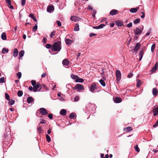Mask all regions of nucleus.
Returning a JSON list of instances; mask_svg holds the SVG:
<instances>
[{
	"label": "nucleus",
	"instance_id": "nucleus-22",
	"mask_svg": "<svg viewBox=\"0 0 158 158\" xmlns=\"http://www.w3.org/2000/svg\"><path fill=\"white\" fill-rule=\"evenodd\" d=\"M65 42L67 45H71L73 41L69 39H66Z\"/></svg>",
	"mask_w": 158,
	"mask_h": 158
},
{
	"label": "nucleus",
	"instance_id": "nucleus-36",
	"mask_svg": "<svg viewBox=\"0 0 158 158\" xmlns=\"http://www.w3.org/2000/svg\"><path fill=\"white\" fill-rule=\"evenodd\" d=\"M46 138L47 141L48 142H49L51 141V138L47 134L46 135Z\"/></svg>",
	"mask_w": 158,
	"mask_h": 158
},
{
	"label": "nucleus",
	"instance_id": "nucleus-29",
	"mask_svg": "<svg viewBox=\"0 0 158 158\" xmlns=\"http://www.w3.org/2000/svg\"><path fill=\"white\" fill-rule=\"evenodd\" d=\"M124 129L126 130V131L127 132H130L132 130L131 127H126V128H124Z\"/></svg>",
	"mask_w": 158,
	"mask_h": 158
},
{
	"label": "nucleus",
	"instance_id": "nucleus-14",
	"mask_svg": "<svg viewBox=\"0 0 158 158\" xmlns=\"http://www.w3.org/2000/svg\"><path fill=\"white\" fill-rule=\"evenodd\" d=\"M115 23L116 24V25L118 27H121L123 25V22L119 20H117L116 21Z\"/></svg>",
	"mask_w": 158,
	"mask_h": 158
},
{
	"label": "nucleus",
	"instance_id": "nucleus-52",
	"mask_svg": "<svg viewBox=\"0 0 158 158\" xmlns=\"http://www.w3.org/2000/svg\"><path fill=\"white\" fill-rule=\"evenodd\" d=\"M6 1L8 3V5H10L11 4L10 0H6Z\"/></svg>",
	"mask_w": 158,
	"mask_h": 158
},
{
	"label": "nucleus",
	"instance_id": "nucleus-34",
	"mask_svg": "<svg viewBox=\"0 0 158 158\" xmlns=\"http://www.w3.org/2000/svg\"><path fill=\"white\" fill-rule=\"evenodd\" d=\"M19 97H21L22 96L23 94V92L22 91L20 90L18 91L17 93Z\"/></svg>",
	"mask_w": 158,
	"mask_h": 158
},
{
	"label": "nucleus",
	"instance_id": "nucleus-54",
	"mask_svg": "<svg viewBox=\"0 0 158 158\" xmlns=\"http://www.w3.org/2000/svg\"><path fill=\"white\" fill-rule=\"evenodd\" d=\"M38 90L35 87V86H34L33 87V91L34 92H36L37 90L38 91Z\"/></svg>",
	"mask_w": 158,
	"mask_h": 158
},
{
	"label": "nucleus",
	"instance_id": "nucleus-63",
	"mask_svg": "<svg viewBox=\"0 0 158 158\" xmlns=\"http://www.w3.org/2000/svg\"><path fill=\"white\" fill-rule=\"evenodd\" d=\"M42 85L44 88H45L47 90H48V89L45 85L43 84V85Z\"/></svg>",
	"mask_w": 158,
	"mask_h": 158
},
{
	"label": "nucleus",
	"instance_id": "nucleus-39",
	"mask_svg": "<svg viewBox=\"0 0 158 158\" xmlns=\"http://www.w3.org/2000/svg\"><path fill=\"white\" fill-rule=\"evenodd\" d=\"M31 83L33 86H35L38 83H36V81L35 80H32L31 81Z\"/></svg>",
	"mask_w": 158,
	"mask_h": 158
},
{
	"label": "nucleus",
	"instance_id": "nucleus-59",
	"mask_svg": "<svg viewBox=\"0 0 158 158\" xmlns=\"http://www.w3.org/2000/svg\"><path fill=\"white\" fill-rule=\"evenodd\" d=\"M45 123V121L44 120H42L41 122L39 124V125H40V124H44Z\"/></svg>",
	"mask_w": 158,
	"mask_h": 158
},
{
	"label": "nucleus",
	"instance_id": "nucleus-11",
	"mask_svg": "<svg viewBox=\"0 0 158 158\" xmlns=\"http://www.w3.org/2000/svg\"><path fill=\"white\" fill-rule=\"evenodd\" d=\"M118 12V11L115 9H113L111 10L110 12V14L111 15H116Z\"/></svg>",
	"mask_w": 158,
	"mask_h": 158
},
{
	"label": "nucleus",
	"instance_id": "nucleus-53",
	"mask_svg": "<svg viewBox=\"0 0 158 158\" xmlns=\"http://www.w3.org/2000/svg\"><path fill=\"white\" fill-rule=\"evenodd\" d=\"M79 99V97L78 96H76L74 99V100L75 102L77 101Z\"/></svg>",
	"mask_w": 158,
	"mask_h": 158
},
{
	"label": "nucleus",
	"instance_id": "nucleus-25",
	"mask_svg": "<svg viewBox=\"0 0 158 158\" xmlns=\"http://www.w3.org/2000/svg\"><path fill=\"white\" fill-rule=\"evenodd\" d=\"M1 38L3 40H6V35L5 32H3L2 33Z\"/></svg>",
	"mask_w": 158,
	"mask_h": 158
},
{
	"label": "nucleus",
	"instance_id": "nucleus-21",
	"mask_svg": "<svg viewBox=\"0 0 158 158\" xmlns=\"http://www.w3.org/2000/svg\"><path fill=\"white\" fill-rule=\"evenodd\" d=\"M157 93L158 90L157 89L155 88H153L152 90V94L153 95L156 96L157 95Z\"/></svg>",
	"mask_w": 158,
	"mask_h": 158
},
{
	"label": "nucleus",
	"instance_id": "nucleus-12",
	"mask_svg": "<svg viewBox=\"0 0 158 158\" xmlns=\"http://www.w3.org/2000/svg\"><path fill=\"white\" fill-rule=\"evenodd\" d=\"M158 67V63L157 62H156V64L155 65V66L154 67H153L152 69L151 70V71L152 73H153L154 72H155L156 70L157 69V68Z\"/></svg>",
	"mask_w": 158,
	"mask_h": 158
},
{
	"label": "nucleus",
	"instance_id": "nucleus-19",
	"mask_svg": "<svg viewBox=\"0 0 158 158\" xmlns=\"http://www.w3.org/2000/svg\"><path fill=\"white\" fill-rule=\"evenodd\" d=\"M18 50L16 48H15L14 50L13 51V56L14 57H15L18 55Z\"/></svg>",
	"mask_w": 158,
	"mask_h": 158
},
{
	"label": "nucleus",
	"instance_id": "nucleus-27",
	"mask_svg": "<svg viewBox=\"0 0 158 158\" xmlns=\"http://www.w3.org/2000/svg\"><path fill=\"white\" fill-rule=\"evenodd\" d=\"M79 18L77 16H72L71 17V19L72 21H74L75 22L77 21Z\"/></svg>",
	"mask_w": 158,
	"mask_h": 158
},
{
	"label": "nucleus",
	"instance_id": "nucleus-55",
	"mask_svg": "<svg viewBox=\"0 0 158 158\" xmlns=\"http://www.w3.org/2000/svg\"><path fill=\"white\" fill-rule=\"evenodd\" d=\"M57 25L58 26L60 27L61 26V23L60 21H57Z\"/></svg>",
	"mask_w": 158,
	"mask_h": 158
},
{
	"label": "nucleus",
	"instance_id": "nucleus-48",
	"mask_svg": "<svg viewBox=\"0 0 158 158\" xmlns=\"http://www.w3.org/2000/svg\"><path fill=\"white\" fill-rule=\"evenodd\" d=\"M133 76V74L131 73H130L127 75V77L128 78H131Z\"/></svg>",
	"mask_w": 158,
	"mask_h": 158
},
{
	"label": "nucleus",
	"instance_id": "nucleus-38",
	"mask_svg": "<svg viewBox=\"0 0 158 158\" xmlns=\"http://www.w3.org/2000/svg\"><path fill=\"white\" fill-rule=\"evenodd\" d=\"M5 97L6 99L8 100H10V96L7 93H5Z\"/></svg>",
	"mask_w": 158,
	"mask_h": 158
},
{
	"label": "nucleus",
	"instance_id": "nucleus-30",
	"mask_svg": "<svg viewBox=\"0 0 158 158\" xmlns=\"http://www.w3.org/2000/svg\"><path fill=\"white\" fill-rule=\"evenodd\" d=\"M8 49L6 48H3L2 51V53L4 54H5L6 53H7L8 52Z\"/></svg>",
	"mask_w": 158,
	"mask_h": 158
},
{
	"label": "nucleus",
	"instance_id": "nucleus-47",
	"mask_svg": "<svg viewBox=\"0 0 158 158\" xmlns=\"http://www.w3.org/2000/svg\"><path fill=\"white\" fill-rule=\"evenodd\" d=\"M26 4V0H22L21 5L22 6H24Z\"/></svg>",
	"mask_w": 158,
	"mask_h": 158
},
{
	"label": "nucleus",
	"instance_id": "nucleus-37",
	"mask_svg": "<svg viewBox=\"0 0 158 158\" xmlns=\"http://www.w3.org/2000/svg\"><path fill=\"white\" fill-rule=\"evenodd\" d=\"M135 150L137 152H139L140 151L139 148L138 147V146L137 144L135 145Z\"/></svg>",
	"mask_w": 158,
	"mask_h": 158
},
{
	"label": "nucleus",
	"instance_id": "nucleus-2",
	"mask_svg": "<svg viewBox=\"0 0 158 158\" xmlns=\"http://www.w3.org/2000/svg\"><path fill=\"white\" fill-rule=\"evenodd\" d=\"M152 112L154 116H156L158 114V105H156L154 107Z\"/></svg>",
	"mask_w": 158,
	"mask_h": 158
},
{
	"label": "nucleus",
	"instance_id": "nucleus-35",
	"mask_svg": "<svg viewBox=\"0 0 158 158\" xmlns=\"http://www.w3.org/2000/svg\"><path fill=\"white\" fill-rule=\"evenodd\" d=\"M76 115L75 114L73 113H71L70 115H69V118H74L75 117V116Z\"/></svg>",
	"mask_w": 158,
	"mask_h": 158
},
{
	"label": "nucleus",
	"instance_id": "nucleus-40",
	"mask_svg": "<svg viewBox=\"0 0 158 158\" xmlns=\"http://www.w3.org/2000/svg\"><path fill=\"white\" fill-rule=\"evenodd\" d=\"M156 45L155 44H153L151 47V51L153 52L154 51Z\"/></svg>",
	"mask_w": 158,
	"mask_h": 158
},
{
	"label": "nucleus",
	"instance_id": "nucleus-58",
	"mask_svg": "<svg viewBox=\"0 0 158 158\" xmlns=\"http://www.w3.org/2000/svg\"><path fill=\"white\" fill-rule=\"evenodd\" d=\"M29 16L32 19L34 17L33 14L32 13L30 14L29 15Z\"/></svg>",
	"mask_w": 158,
	"mask_h": 158
},
{
	"label": "nucleus",
	"instance_id": "nucleus-7",
	"mask_svg": "<svg viewBox=\"0 0 158 158\" xmlns=\"http://www.w3.org/2000/svg\"><path fill=\"white\" fill-rule=\"evenodd\" d=\"M116 79H120L121 77V73L120 71L117 70L116 71Z\"/></svg>",
	"mask_w": 158,
	"mask_h": 158
},
{
	"label": "nucleus",
	"instance_id": "nucleus-49",
	"mask_svg": "<svg viewBox=\"0 0 158 158\" xmlns=\"http://www.w3.org/2000/svg\"><path fill=\"white\" fill-rule=\"evenodd\" d=\"M75 81L77 82H83L84 81V80H75Z\"/></svg>",
	"mask_w": 158,
	"mask_h": 158
},
{
	"label": "nucleus",
	"instance_id": "nucleus-51",
	"mask_svg": "<svg viewBox=\"0 0 158 158\" xmlns=\"http://www.w3.org/2000/svg\"><path fill=\"white\" fill-rule=\"evenodd\" d=\"M37 129L38 131H39L40 132H41V131H42V128L41 127H40V126L39 127H37Z\"/></svg>",
	"mask_w": 158,
	"mask_h": 158
},
{
	"label": "nucleus",
	"instance_id": "nucleus-4",
	"mask_svg": "<svg viewBox=\"0 0 158 158\" xmlns=\"http://www.w3.org/2000/svg\"><path fill=\"white\" fill-rule=\"evenodd\" d=\"M39 110L40 113L43 115H45L48 114L46 110L44 108H41Z\"/></svg>",
	"mask_w": 158,
	"mask_h": 158
},
{
	"label": "nucleus",
	"instance_id": "nucleus-64",
	"mask_svg": "<svg viewBox=\"0 0 158 158\" xmlns=\"http://www.w3.org/2000/svg\"><path fill=\"white\" fill-rule=\"evenodd\" d=\"M46 73H43L41 75V77L42 78H44L45 76H46Z\"/></svg>",
	"mask_w": 158,
	"mask_h": 158
},
{
	"label": "nucleus",
	"instance_id": "nucleus-44",
	"mask_svg": "<svg viewBox=\"0 0 158 158\" xmlns=\"http://www.w3.org/2000/svg\"><path fill=\"white\" fill-rule=\"evenodd\" d=\"M55 33L56 31H52L50 35V37L52 38L53 36L55 35Z\"/></svg>",
	"mask_w": 158,
	"mask_h": 158
},
{
	"label": "nucleus",
	"instance_id": "nucleus-31",
	"mask_svg": "<svg viewBox=\"0 0 158 158\" xmlns=\"http://www.w3.org/2000/svg\"><path fill=\"white\" fill-rule=\"evenodd\" d=\"M99 82L101 84V85L103 86H105L106 85V83L105 81L103 80H99Z\"/></svg>",
	"mask_w": 158,
	"mask_h": 158
},
{
	"label": "nucleus",
	"instance_id": "nucleus-57",
	"mask_svg": "<svg viewBox=\"0 0 158 158\" xmlns=\"http://www.w3.org/2000/svg\"><path fill=\"white\" fill-rule=\"evenodd\" d=\"M106 25L103 24H101L99 25L100 27L101 28H103L104 27L106 26Z\"/></svg>",
	"mask_w": 158,
	"mask_h": 158
},
{
	"label": "nucleus",
	"instance_id": "nucleus-28",
	"mask_svg": "<svg viewBox=\"0 0 158 158\" xmlns=\"http://www.w3.org/2000/svg\"><path fill=\"white\" fill-rule=\"evenodd\" d=\"M99 71H101V74L103 76L102 78H103V79H106V78H105L103 76V75H104V69H103V68H101L100 69Z\"/></svg>",
	"mask_w": 158,
	"mask_h": 158
},
{
	"label": "nucleus",
	"instance_id": "nucleus-43",
	"mask_svg": "<svg viewBox=\"0 0 158 158\" xmlns=\"http://www.w3.org/2000/svg\"><path fill=\"white\" fill-rule=\"evenodd\" d=\"M37 29V25L36 24L35 26H34L32 28V31H35Z\"/></svg>",
	"mask_w": 158,
	"mask_h": 158
},
{
	"label": "nucleus",
	"instance_id": "nucleus-18",
	"mask_svg": "<svg viewBox=\"0 0 158 158\" xmlns=\"http://www.w3.org/2000/svg\"><path fill=\"white\" fill-rule=\"evenodd\" d=\"M139 9V8H131L130 10V11L132 13H135L137 12L138 11V10Z\"/></svg>",
	"mask_w": 158,
	"mask_h": 158
},
{
	"label": "nucleus",
	"instance_id": "nucleus-23",
	"mask_svg": "<svg viewBox=\"0 0 158 158\" xmlns=\"http://www.w3.org/2000/svg\"><path fill=\"white\" fill-rule=\"evenodd\" d=\"M71 77L72 79H83L81 78H79V77L77 76L72 74L71 75Z\"/></svg>",
	"mask_w": 158,
	"mask_h": 158
},
{
	"label": "nucleus",
	"instance_id": "nucleus-10",
	"mask_svg": "<svg viewBox=\"0 0 158 158\" xmlns=\"http://www.w3.org/2000/svg\"><path fill=\"white\" fill-rule=\"evenodd\" d=\"M140 47V44L139 43H137L136 44L134 51H137L139 49Z\"/></svg>",
	"mask_w": 158,
	"mask_h": 158
},
{
	"label": "nucleus",
	"instance_id": "nucleus-9",
	"mask_svg": "<svg viewBox=\"0 0 158 158\" xmlns=\"http://www.w3.org/2000/svg\"><path fill=\"white\" fill-rule=\"evenodd\" d=\"M69 61L68 59H64L62 61V64L65 67L69 64Z\"/></svg>",
	"mask_w": 158,
	"mask_h": 158
},
{
	"label": "nucleus",
	"instance_id": "nucleus-6",
	"mask_svg": "<svg viewBox=\"0 0 158 158\" xmlns=\"http://www.w3.org/2000/svg\"><path fill=\"white\" fill-rule=\"evenodd\" d=\"M134 32L135 35H139L142 32V30L140 29L139 28L137 27L134 31Z\"/></svg>",
	"mask_w": 158,
	"mask_h": 158
},
{
	"label": "nucleus",
	"instance_id": "nucleus-32",
	"mask_svg": "<svg viewBox=\"0 0 158 158\" xmlns=\"http://www.w3.org/2000/svg\"><path fill=\"white\" fill-rule=\"evenodd\" d=\"M9 102H8V104L10 105H13L15 103V101L14 100L11 99L9 100Z\"/></svg>",
	"mask_w": 158,
	"mask_h": 158
},
{
	"label": "nucleus",
	"instance_id": "nucleus-62",
	"mask_svg": "<svg viewBox=\"0 0 158 158\" xmlns=\"http://www.w3.org/2000/svg\"><path fill=\"white\" fill-rule=\"evenodd\" d=\"M97 35L96 34H94V33H91V34H90L89 35V36L90 37H91L92 36H95V35Z\"/></svg>",
	"mask_w": 158,
	"mask_h": 158
},
{
	"label": "nucleus",
	"instance_id": "nucleus-13",
	"mask_svg": "<svg viewBox=\"0 0 158 158\" xmlns=\"http://www.w3.org/2000/svg\"><path fill=\"white\" fill-rule=\"evenodd\" d=\"M114 101L115 102L118 103L122 102V99L120 98L116 97L114 98Z\"/></svg>",
	"mask_w": 158,
	"mask_h": 158
},
{
	"label": "nucleus",
	"instance_id": "nucleus-1",
	"mask_svg": "<svg viewBox=\"0 0 158 158\" xmlns=\"http://www.w3.org/2000/svg\"><path fill=\"white\" fill-rule=\"evenodd\" d=\"M61 48V42L60 41H58L54 43L52 47L51 48L52 50L53 51L59 52Z\"/></svg>",
	"mask_w": 158,
	"mask_h": 158
},
{
	"label": "nucleus",
	"instance_id": "nucleus-45",
	"mask_svg": "<svg viewBox=\"0 0 158 158\" xmlns=\"http://www.w3.org/2000/svg\"><path fill=\"white\" fill-rule=\"evenodd\" d=\"M46 47L47 48L49 49L51 48H52V45L51 44H47L46 45Z\"/></svg>",
	"mask_w": 158,
	"mask_h": 158
},
{
	"label": "nucleus",
	"instance_id": "nucleus-5",
	"mask_svg": "<svg viewBox=\"0 0 158 158\" xmlns=\"http://www.w3.org/2000/svg\"><path fill=\"white\" fill-rule=\"evenodd\" d=\"M73 89H80L81 90H83L84 89L83 86L82 85L80 84H77Z\"/></svg>",
	"mask_w": 158,
	"mask_h": 158
},
{
	"label": "nucleus",
	"instance_id": "nucleus-3",
	"mask_svg": "<svg viewBox=\"0 0 158 158\" xmlns=\"http://www.w3.org/2000/svg\"><path fill=\"white\" fill-rule=\"evenodd\" d=\"M97 89V88L96 87V83H93L90 86L89 90L92 92L94 93V90Z\"/></svg>",
	"mask_w": 158,
	"mask_h": 158
},
{
	"label": "nucleus",
	"instance_id": "nucleus-46",
	"mask_svg": "<svg viewBox=\"0 0 158 158\" xmlns=\"http://www.w3.org/2000/svg\"><path fill=\"white\" fill-rule=\"evenodd\" d=\"M48 117L51 119H52L53 118V114H49L48 115Z\"/></svg>",
	"mask_w": 158,
	"mask_h": 158
},
{
	"label": "nucleus",
	"instance_id": "nucleus-41",
	"mask_svg": "<svg viewBox=\"0 0 158 158\" xmlns=\"http://www.w3.org/2000/svg\"><path fill=\"white\" fill-rule=\"evenodd\" d=\"M140 22V19H135L134 21V24H136L137 23H139Z\"/></svg>",
	"mask_w": 158,
	"mask_h": 158
},
{
	"label": "nucleus",
	"instance_id": "nucleus-56",
	"mask_svg": "<svg viewBox=\"0 0 158 158\" xmlns=\"http://www.w3.org/2000/svg\"><path fill=\"white\" fill-rule=\"evenodd\" d=\"M141 13L143 15L141 16V18L142 19L144 18L145 15L144 13L143 12H142Z\"/></svg>",
	"mask_w": 158,
	"mask_h": 158
},
{
	"label": "nucleus",
	"instance_id": "nucleus-17",
	"mask_svg": "<svg viewBox=\"0 0 158 158\" xmlns=\"http://www.w3.org/2000/svg\"><path fill=\"white\" fill-rule=\"evenodd\" d=\"M136 82V86L137 87H139L142 84V82L140 80H137Z\"/></svg>",
	"mask_w": 158,
	"mask_h": 158
},
{
	"label": "nucleus",
	"instance_id": "nucleus-8",
	"mask_svg": "<svg viewBox=\"0 0 158 158\" xmlns=\"http://www.w3.org/2000/svg\"><path fill=\"white\" fill-rule=\"evenodd\" d=\"M54 10V7L53 5L48 6L47 8V11L48 12H51Z\"/></svg>",
	"mask_w": 158,
	"mask_h": 158
},
{
	"label": "nucleus",
	"instance_id": "nucleus-33",
	"mask_svg": "<svg viewBox=\"0 0 158 158\" xmlns=\"http://www.w3.org/2000/svg\"><path fill=\"white\" fill-rule=\"evenodd\" d=\"M24 53V52L23 50H21L19 54V57H21L23 56Z\"/></svg>",
	"mask_w": 158,
	"mask_h": 158
},
{
	"label": "nucleus",
	"instance_id": "nucleus-50",
	"mask_svg": "<svg viewBox=\"0 0 158 158\" xmlns=\"http://www.w3.org/2000/svg\"><path fill=\"white\" fill-rule=\"evenodd\" d=\"M132 23L131 22L130 23L128 24H127V26L128 27H132Z\"/></svg>",
	"mask_w": 158,
	"mask_h": 158
},
{
	"label": "nucleus",
	"instance_id": "nucleus-24",
	"mask_svg": "<svg viewBox=\"0 0 158 158\" xmlns=\"http://www.w3.org/2000/svg\"><path fill=\"white\" fill-rule=\"evenodd\" d=\"M35 87L37 89L38 91H39L41 89L42 87L40 84L38 83L35 86Z\"/></svg>",
	"mask_w": 158,
	"mask_h": 158
},
{
	"label": "nucleus",
	"instance_id": "nucleus-42",
	"mask_svg": "<svg viewBox=\"0 0 158 158\" xmlns=\"http://www.w3.org/2000/svg\"><path fill=\"white\" fill-rule=\"evenodd\" d=\"M17 76L18 77V78L19 79H20L21 77V76H22V74H21V73L20 72H18L17 73Z\"/></svg>",
	"mask_w": 158,
	"mask_h": 158
},
{
	"label": "nucleus",
	"instance_id": "nucleus-20",
	"mask_svg": "<svg viewBox=\"0 0 158 158\" xmlns=\"http://www.w3.org/2000/svg\"><path fill=\"white\" fill-rule=\"evenodd\" d=\"M66 112L67 111L66 110L62 109L60 111V113L61 115L64 116L66 115Z\"/></svg>",
	"mask_w": 158,
	"mask_h": 158
},
{
	"label": "nucleus",
	"instance_id": "nucleus-15",
	"mask_svg": "<svg viewBox=\"0 0 158 158\" xmlns=\"http://www.w3.org/2000/svg\"><path fill=\"white\" fill-rule=\"evenodd\" d=\"M144 54V52H143V50H141L139 53V55L140 56V58L139 59V61H140L141 60L142 57L143 56Z\"/></svg>",
	"mask_w": 158,
	"mask_h": 158
},
{
	"label": "nucleus",
	"instance_id": "nucleus-26",
	"mask_svg": "<svg viewBox=\"0 0 158 158\" xmlns=\"http://www.w3.org/2000/svg\"><path fill=\"white\" fill-rule=\"evenodd\" d=\"M79 30V25L77 23L75 24L74 30L75 31H78Z\"/></svg>",
	"mask_w": 158,
	"mask_h": 158
},
{
	"label": "nucleus",
	"instance_id": "nucleus-61",
	"mask_svg": "<svg viewBox=\"0 0 158 158\" xmlns=\"http://www.w3.org/2000/svg\"><path fill=\"white\" fill-rule=\"evenodd\" d=\"M9 7L11 9H13L14 8V7L13 6L11 5V4L10 5H8Z\"/></svg>",
	"mask_w": 158,
	"mask_h": 158
},
{
	"label": "nucleus",
	"instance_id": "nucleus-60",
	"mask_svg": "<svg viewBox=\"0 0 158 158\" xmlns=\"http://www.w3.org/2000/svg\"><path fill=\"white\" fill-rule=\"evenodd\" d=\"M47 39L44 37L43 38L44 43H46L47 42Z\"/></svg>",
	"mask_w": 158,
	"mask_h": 158
},
{
	"label": "nucleus",
	"instance_id": "nucleus-16",
	"mask_svg": "<svg viewBox=\"0 0 158 158\" xmlns=\"http://www.w3.org/2000/svg\"><path fill=\"white\" fill-rule=\"evenodd\" d=\"M34 99L31 97H29L27 99V102L28 103H31L33 101Z\"/></svg>",
	"mask_w": 158,
	"mask_h": 158
}]
</instances>
